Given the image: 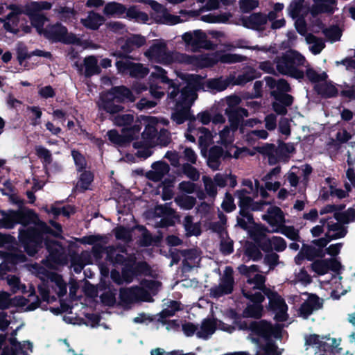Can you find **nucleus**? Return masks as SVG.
<instances>
[{
	"instance_id": "59",
	"label": "nucleus",
	"mask_w": 355,
	"mask_h": 355,
	"mask_svg": "<svg viewBox=\"0 0 355 355\" xmlns=\"http://www.w3.org/2000/svg\"><path fill=\"white\" fill-rule=\"evenodd\" d=\"M322 33L325 37L334 42L339 40L342 35L341 31L338 26L326 28L322 31Z\"/></svg>"
},
{
	"instance_id": "12",
	"label": "nucleus",
	"mask_w": 355,
	"mask_h": 355,
	"mask_svg": "<svg viewBox=\"0 0 355 355\" xmlns=\"http://www.w3.org/2000/svg\"><path fill=\"white\" fill-rule=\"evenodd\" d=\"M303 295H307L308 297L300 305L297 313L302 318L308 319L313 311L320 310L323 307V300L315 293L304 292Z\"/></svg>"
},
{
	"instance_id": "22",
	"label": "nucleus",
	"mask_w": 355,
	"mask_h": 355,
	"mask_svg": "<svg viewBox=\"0 0 355 355\" xmlns=\"http://www.w3.org/2000/svg\"><path fill=\"white\" fill-rule=\"evenodd\" d=\"M22 13L23 12L20 8L15 6H14L12 11L6 16V21L3 24V27L6 31L15 34L19 32V15Z\"/></svg>"
},
{
	"instance_id": "57",
	"label": "nucleus",
	"mask_w": 355,
	"mask_h": 355,
	"mask_svg": "<svg viewBox=\"0 0 355 355\" xmlns=\"http://www.w3.org/2000/svg\"><path fill=\"white\" fill-rule=\"evenodd\" d=\"M176 222L180 223V216H163L160 220L157 223V227L160 228H167L174 226Z\"/></svg>"
},
{
	"instance_id": "49",
	"label": "nucleus",
	"mask_w": 355,
	"mask_h": 355,
	"mask_svg": "<svg viewBox=\"0 0 355 355\" xmlns=\"http://www.w3.org/2000/svg\"><path fill=\"white\" fill-rule=\"evenodd\" d=\"M242 295L245 298L250 300L252 304L262 305L265 300L266 295L261 292H255L252 293L250 291L242 289Z\"/></svg>"
},
{
	"instance_id": "40",
	"label": "nucleus",
	"mask_w": 355,
	"mask_h": 355,
	"mask_svg": "<svg viewBox=\"0 0 355 355\" xmlns=\"http://www.w3.org/2000/svg\"><path fill=\"white\" fill-rule=\"evenodd\" d=\"M126 17L129 19H135L136 21H143L146 23L148 21V15L142 11L138 10L135 6H132L126 8Z\"/></svg>"
},
{
	"instance_id": "25",
	"label": "nucleus",
	"mask_w": 355,
	"mask_h": 355,
	"mask_svg": "<svg viewBox=\"0 0 355 355\" xmlns=\"http://www.w3.org/2000/svg\"><path fill=\"white\" fill-rule=\"evenodd\" d=\"M314 90L319 96L325 99L335 98L338 95V89L331 82L316 84L314 86Z\"/></svg>"
},
{
	"instance_id": "10",
	"label": "nucleus",
	"mask_w": 355,
	"mask_h": 355,
	"mask_svg": "<svg viewBox=\"0 0 355 355\" xmlns=\"http://www.w3.org/2000/svg\"><path fill=\"white\" fill-rule=\"evenodd\" d=\"M234 286L233 269L230 266H227L224 275L220 279L219 285L215 286L210 289L211 296L218 299L222 296L232 294L234 291Z\"/></svg>"
},
{
	"instance_id": "48",
	"label": "nucleus",
	"mask_w": 355,
	"mask_h": 355,
	"mask_svg": "<svg viewBox=\"0 0 355 355\" xmlns=\"http://www.w3.org/2000/svg\"><path fill=\"white\" fill-rule=\"evenodd\" d=\"M305 75L310 82L318 84H319L318 83L320 82L326 81L327 78H328L326 72L318 73L313 68L306 69Z\"/></svg>"
},
{
	"instance_id": "18",
	"label": "nucleus",
	"mask_w": 355,
	"mask_h": 355,
	"mask_svg": "<svg viewBox=\"0 0 355 355\" xmlns=\"http://www.w3.org/2000/svg\"><path fill=\"white\" fill-rule=\"evenodd\" d=\"M79 73H83L85 68L84 76L86 78H91L94 75H98L101 72V67L98 65V60L94 55H89L84 58L83 64L76 63Z\"/></svg>"
},
{
	"instance_id": "8",
	"label": "nucleus",
	"mask_w": 355,
	"mask_h": 355,
	"mask_svg": "<svg viewBox=\"0 0 355 355\" xmlns=\"http://www.w3.org/2000/svg\"><path fill=\"white\" fill-rule=\"evenodd\" d=\"M182 40L187 46H191L194 51L200 49H213V42L207 40V35L202 30H196L193 33L187 32L182 35Z\"/></svg>"
},
{
	"instance_id": "56",
	"label": "nucleus",
	"mask_w": 355,
	"mask_h": 355,
	"mask_svg": "<svg viewBox=\"0 0 355 355\" xmlns=\"http://www.w3.org/2000/svg\"><path fill=\"white\" fill-rule=\"evenodd\" d=\"M52 3L49 1H33L26 5V8L31 10V12L40 13L42 10H49L51 8Z\"/></svg>"
},
{
	"instance_id": "43",
	"label": "nucleus",
	"mask_w": 355,
	"mask_h": 355,
	"mask_svg": "<svg viewBox=\"0 0 355 355\" xmlns=\"http://www.w3.org/2000/svg\"><path fill=\"white\" fill-rule=\"evenodd\" d=\"M78 180L80 188L84 191L89 189V186L94 181V175L90 171L84 170L80 172Z\"/></svg>"
},
{
	"instance_id": "23",
	"label": "nucleus",
	"mask_w": 355,
	"mask_h": 355,
	"mask_svg": "<svg viewBox=\"0 0 355 355\" xmlns=\"http://www.w3.org/2000/svg\"><path fill=\"white\" fill-rule=\"evenodd\" d=\"M105 18L99 13L92 10L88 12L85 19H81V24L87 29L96 31L104 24Z\"/></svg>"
},
{
	"instance_id": "35",
	"label": "nucleus",
	"mask_w": 355,
	"mask_h": 355,
	"mask_svg": "<svg viewBox=\"0 0 355 355\" xmlns=\"http://www.w3.org/2000/svg\"><path fill=\"white\" fill-rule=\"evenodd\" d=\"M110 250H107L106 260L111 262L113 266H123L128 261L131 260L134 257H125L121 254H114L115 250L113 247H110Z\"/></svg>"
},
{
	"instance_id": "39",
	"label": "nucleus",
	"mask_w": 355,
	"mask_h": 355,
	"mask_svg": "<svg viewBox=\"0 0 355 355\" xmlns=\"http://www.w3.org/2000/svg\"><path fill=\"white\" fill-rule=\"evenodd\" d=\"M175 202L182 209L190 210L193 209L196 203V199L193 196L182 195L175 198Z\"/></svg>"
},
{
	"instance_id": "63",
	"label": "nucleus",
	"mask_w": 355,
	"mask_h": 355,
	"mask_svg": "<svg viewBox=\"0 0 355 355\" xmlns=\"http://www.w3.org/2000/svg\"><path fill=\"white\" fill-rule=\"evenodd\" d=\"M271 232V230H269L266 227L262 225L260 227L256 228L252 233L251 237L254 241V243L259 244L264 238L266 237L265 232Z\"/></svg>"
},
{
	"instance_id": "5",
	"label": "nucleus",
	"mask_w": 355,
	"mask_h": 355,
	"mask_svg": "<svg viewBox=\"0 0 355 355\" xmlns=\"http://www.w3.org/2000/svg\"><path fill=\"white\" fill-rule=\"evenodd\" d=\"M123 278L125 284L132 283L135 278L141 276H152V268L145 261H137L134 257L121 268Z\"/></svg>"
},
{
	"instance_id": "7",
	"label": "nucleus",
	"mask_w": 355,
	"mask_h": 355,
	"mask_svg": "<svg viewBox=\"0 0 355 355\" xmlns=\"http://www.w3.org/2000/svg\"><path fill=\"white\" fill-rule=\"evenodd\" d=\"M120 49H116L111 53V55L119 59H133L130 54L135 49L143 46L146 39L141 35H132L123 40Z\"/></svg>"
},
{
	"instance_id": "2",
	"label": "nucleus",
	"mask_w": 355,
	"mask_h": 355,
	"mask_svg": "<svg viewBox=\"0 0 355 355\" xmlns=\"http://www.w3.org/2000/svg\"><path fill=\"white\" fill-rule=\"evenodd\" d=\"M46 239L40 235L36 227L19 229V245L30 257H34L44 248Z\"/></svg>"
},
{
	"instance_id": "4",
	"label": "nucleus",
	"mask_w": 355,
	"mask_h": 355,
	"mask_svg": "<svg viewBox=\"0 0 355 355\" xmlns=\"http://www.w3.org/2000/svg\"><path fill=\"white\" fill-rule=\"evenodd\" d=\"M168 99L170 100L169 103L171 102L173 103L171 120L178 125H181L186 121H189V128H190V124L196 121V116L191 111V107L194 102L188 99L184 100L183 97L180 96H176L175 98Z\"/></svg>"
},
{
	"instance_id": "64",
	"label": "nucleus",
	"mask_w": 355,
	"mask_h": 355,
	"mask_svg": "<svg viewBox=\"0 0 355 355\" xmlns=\"http://www.w3.org/2000/svg\"><path fill=\"white\" fill-rule=\"evenodd\" d=\"M275 146L273 144H266L262 146L259 153L268 156V162L270 165H273L277 162V159L273 155Z\"/></svg>"
},
{
	"instance_id": "62",
	"label": "nucleus",
	"mask_w": 355,
	"mask_h": 355,
	"mask_svg": "<svg viewBox=\"0 0 355 355\" xmlns=\"http://www.w3.org/2000/svg\"><path fill=\"white\" fill-rule=\"evenodd\" d=\"M265 340L266 344L263 345L262 350L266 355H281L282 353L278 351V347L272 338Z\"/></svg>"
},
{
	"instance_id": "58",
	"label": "nucleus",
	"mask_w": 355,
	"mask_h": 355,
	"mask_svg": "<svg viewBox=\"0 0 355 355\" xmlns=\"http://www.w3.org/2000/svg\"><path fill=\"white\" fill-rule=\"evenodd\" d=\"M327 228L329 232H336L334 234L340 235L339 239L344 238L348 232L347 227L338 221L337 223H327Z\"/></svg>"
},
{
	"instance_id": "53",
	"label": "nucleus",
	"mask_w": 355,
	"mask_h": 355,
	"mask_svg": "<svg viewBox=\"0 0 355 355\" xmlns=\"http://www.w3.org/2000/svg\"><path fill=\"white\" fill-rule=\"evenodd\" d=\"M247 57L245 55L235 54V53H225L220 55L219 60L222 63H239L247 60Z\"/></svg>"
},
{
	"instance_id": "31",
	"label": "nucleus",
	"mask_w": 355,
	"mask_h": 355,
	"mask_svg": "<svg viewBox=\"0 0 355 355\" xmlns=\"http://www.w3.org/2000/svg\"><path fill=\"white\" fill-rule=\"evenodd\" d=\"M216 329V323L214 320L206 318L202 322L200 330L196 332L200 338L207 339L209 335L214 333Z\"/></svg>"
},
{
	"instance_id": "54",
	"label": "nucleus",
	"mask_w": 355,
	"mask_h": 355,
	"mask_svg": "<svg viewBox=\"0 0 355 355\" xmlns=\"http://www.w3.org/2000/svg\"><path fill=\"white\" fill-rule=\"evenodd\" d=\"M35 153L37 156L42 159L43 164L45 165L50 164L53 162V157L51 151L42 146L35 147Z\"/></svg>"
},
{
	"instance_id": "1",
	"label": "nucleus",
	"mask_w": 355,
	"mask_h": 355,
	"mask_svg": "<svg viewBox=\"0 0 355 355\" xmlns=\"http://www.w3.org/2000/svg\"><path fill=\"white\" fill-rule=\"evenodd\" d=\"M101 100L102 108L106 112L116 114L122 111L124 107L122 105L114 104V101L119 103H122L125 101L132 103L135 102V97L129 88L121 85L112 87L105 95L101 96Z\"/></svg>"
},
{
	"instance_id": "3",
	"label": "nucleus",
	"mask_w": 355,
	"mask_h": 355,
	"mask_svg": "<svg viewBox=\"0 0 355 355\" xmlns=\"http://www.w3.org/2000/svg\"><path fill=\"white\" fill-rule=\"evenodd\" d=\"M42 35L51 43L60 42L67 45L80 44V38L76 34L69 33L67 28L59 21L46 25Z\"/></svg>"
},
{
	"instance_id": "47",
	"label": "nucleus",
	"mask_w": 355,
	"mask_h": 355,
	"mask_svg": "<svg viewBox=\"0 0 355 355\" xmlns=\"http://www.w3.org/2000/svg\"><path fill=\"white\" fill-rule=\"evenodd\" d=\"M148 73L149 69L148 67H144L141 63L134 62L129 73V76L135 78H143L146 77Z\"/></svg>"
},
{
	"instance_id": "51",
	"label": "nucleus",
	"mask_w": 355,
	"mask_h": 355,
	"mask_svg": "<svg viewBox=\"0 0 355 355\" xmlns=\"http://www.w3.org/2000/svg\"><path fill=\"white\" fill-rule=\"evenodd\" d=\"M311 270L317 275L322 276L328 273L327 259H316L311 264Z\"/></svg>"
},
{
	"instance_id": "30",
	"label": "nucleus",
	"mask_w": 355,
	"mask_h": 355,
	"mask_svg": "<svg viewBox=\"0 0 355 355\" xmlns=\"http://www.w3.org/2000/svg\"><path fill=\"white\" fill-rule=\"evenodd\" d=\"M225 114L228 118L230 128L233 132L239 129L242 123V116L240 115L236 107H227Z\"/></svg>"
},
{
	"instance_id": "17",
	"label": "nucleus",
	"mask_w": 355,
	"mask_h": 355,
	"mask_svg": "<svg viewBox=\"0 0 355 355\" xmlns=\"http://www.w3.org/2000/svg\"><path fill=\"white\" fill-rule=\"evenodd\" d=\"M310 12L313 17L320 14L326 13L332 15L338 10L336 0H313Z\"/></svg>"
},
{
	"instance_id": "15",
	"label": "nucleus",
	"mask_w": 355,
	"mask_h": 355,
	"mask_svg": "<svg viewBox=\"0 0 355 355\" xmlns=\"http://www.w3.org/2000/svg\"><path fill=\"white\" fill-rule=\"evenodd\" d=\"M262 219L270 226L276 228H280L286 223L284 211L280 207L275 205H271L267 209L266 214L262 216Z\"/></svg>"
},
{
	"instance_id": "45",
	"label": "nucleus",
	"mask_w": 355,
	"mask_h": 355,
	"mask_svg": "<svg viewBox=\"0 0 355 355\" xmlns=\"http://www.w3.org/2000/svg\"><path fill=\"white\" fill-rule=\"evenodd\" d=\"M351 139L352 135L347 130L343 129V131H338L336 133V140L332 139L329 144L334 146L336 149H339L341 144L347 143Z\"/></svg>"
},
{
	"instance_id": "19",
	"label": "nucleus",
	"mask_w": 355,
	"mask_h": 355,
	"mask_svg": "<svg viewBox=\"0 0 355 355\" xmlns=\"http://www.w3.org/2000/svg\"><path fill=\"white\" fill-rule=\"evenodd\" d=\"M152 170L146 173V177L154 182H159L170 171L169 165L164 161H157L152 164Z\"/></svg>"
},
{
	"instance_id": "11",
	"label": "nucleus",
	"mask_w": 355,
	"mask_h": 355,
	"mask_svg": "<svg viewBox=\"0 0 355 355\" xmlns=\"http://www.w3.org/2000/svg\"><path fill=\"white\" fill-rule=\"evenodd\" d=\"M144 54L149 59L161 64H169L173 62V55L167 51V46L164 42L154 43Z\"/></svg>"
},
{
	"instance_id": "52",
	"label": "nucleus",
	"mask_w": 355,
	"mask_h": 355,
	"mask_svg": "<svg viewBox=\"0 0 355 355\" xmlns=\"http://www.w3.org/2000/svg\"><path fill=\"white\" fill-rule=\"evenodd\" d=\"M130 60V59H121L119 60H116L115 66L119 73L129 76L132 67L134 64V62H131Z\"/></svg>"
},
{
	"instance_id": "27",
	"label": "nucleus",
	"mask_w": 355,
	"mask_h": 355,
	"mask_svg": "<svg viewBox=\"0 0 355 355\" xmlns=\"http://www.w3.org/2000/svg\"><path fill=\"white\" fill-rule=\"evenodd\" d=\"M264 295L269 300L268 310L276 311L278 309L286 307L285 300L276 291L269 289Z\"/></svg>"
},
{
	"instance_id": "37",
	"label": "nucleus",
	"mask_w": 355,
	"mask_h": 355,
	"mask_svg": "<svg viewBox=\"0 0 355 355\" xmlns=\"http://www.w3.org/2000/svg\"><path fill=\"white\" fill-rule=\"evenodd\" d=\"M259 248L257 244L252 242H247L244 250V254L252 261H258L263 257V254Z\"/></svg>"
},
{
	"instance_id": "44",
	"label": "nucleus",
	"mask_w": 355,
	"mask_h": 355,
	"mask_svg": "<svg viewBox=\"0 0 355 355\" xmlns=\"http://www.w3.org/2000/svg\"><path fill=\"white\" fill-rule=\"evenodd\" d=\"M270 95L276 101L287 107L291 106L294 101L293 96L288 94V92H277L275 90H273L270 92Z\"/></svg>"
},
{
	"instance_id": "6",
	"label": "nucleus",
	"mask_w": 355,
	"mask_h": 355,
	"mask_svg": "<svg viewBox=\"0 0 355 355\" xmlns=\"http://www.w3.org/2000/svg\"><path fill=\"white\" fill-rule=\"evenodd\" d=\"M278 72L282 75L288 73L291 69L304 64V57L296 51H289L275 60Z\"/></svg>"
},
{
	"instance_id": "55",
	"label": "nucleus",
	"mask_w": 355,
	"mask_h": 355,
	"mask_svg": "<svg viewBox=\"0 0 355 355\" xmlns=\"http://www.w3.org/2000/svg\"><path fill=\"white\" fill-rule=\"evenodd\" d=\"M37 229L40 232L42 236L45 237L46 234L51 235L55 238H62L59 232L55 231L51 227H49L45 222L39 220L37 223Z\"/></svg>"
},
{
	"instance_id": "13",
	"label": "nucleus",
	"mask_w": 355,
	"mask_h": 355,
	"mask_svg": "<svg viewBox=\"0 0 355 355\" xmlns=\"http://www.w3.org/2000/svg\"><path fill=\"white\" fill-rule=\"evenodd\" d=\"M154 71L150 73V78L160 80L164 84H167L168 89L172 91L168 93V98H175L180 93V83H176L173 80L170 79L166 76V71L159 66H154Z\"/></svg>"
},
{
	"instance_id": "14",
	"label": "nucleus",
	"mask_w": 355,
	"mask_h": 355,
	"mask_svg": "<svg viewBox=\"0 0 355 355\" xmlns=\"http://www.w3.org/2000/svg\"><path fill=\"white\" fill-rule=\"evenodd\" d=\"M242 25L248 29L263 31L266 24V14L259 12H252L249 16H243L241 19Z\"/></svg>"
},
{
	"instance_id": "9",
	"label": "nucleus",
	"mask_w": 355,
	"mask_h": 355,
	"mask_svg": "<svg viewBox=\"0 0 355 355\" xmlns=\"http://www.w3.org/2000/svg\"><path fill=\"white\" fill-rule=\"evenodd\" d=\"M185 80L187 85L180 88L178 96L194 102L198 97L196 92L203 89V78L198 74H188Z\"/></svg>"
},
{
	"instance_id": "46",
	"label": "nucleus",
	"mask_w": 355,
	"mask_h": 355,
	"mask_svg": "<svg viewBox=\"0 0 355 355\" xmlns=\"http://www.w3.org/2000/svg\"><path fill=\"white\" fill-rule=\"evenodd\" d=\"M71 155L74 161L76 171L78 172L83 171L87 167V160L85 156L78 150L76 149L71 150Z\"/></svg>"
},
{
	"instance_id": "42",
	"label": "nucleus",
	"mask_w": 355,
	"mask_h": 355,
	"mask_svg": "<svg viewBox=\"0 0 355 355\" xmlns=\"http://www.w3.org/2000/svg\"><path fill=\"white\" fill-rule=\"evenodd\" d=\"M247 282L249 284H254L253 289L259 290L263 294L270 289L265 284L266 277L260 274H256L252 278L248 279Z\"/></svg>"
},
{
	"instance_id": "20",
	"label": "nucleus",
	"mask_w": 355,
	"mask_h": 355,
	"mask_svg": "<svg viewBox=\"0 0 355 355\" xmlns=\"http://www.w3.org/2000/svg\"><path fill=\"white\" fill-rule=\"evenodd\" d=\"M17 223L21 224V228H26L30 224H36L39 221L38 215L34 210L28 208H20L17 210Z\"/></svg>"
},
{
	"instance_id": "36",
	"label": "nucleus",
	"mask_w": 355,
	"mask_h": 355,
	"mask_svg": "<svg viewBox=\"0 0 355 355\" xmlns=\"http://www.w3.org/2000/svg\"><path fill=\"white\" fill-rule=\"evenodd\" d=\"M137 286L130 288H121L119 290V300L123 304H129L137 300Z\"/></svg>"
},
{
	"instance_id": "61",
	"label": "nucleus",
	"mask_w": 355,
	"mask_h": 355,
	"mask_svg": "<svg viewBox=\"0 0 355 355\" xmlns=\"http://www.w3.org/2000/svg\"><path fill=\"white\" fill-rule=\"evenodd\" d=\"M140 285L141 286V288H144L147 291L148 290L153 295H155L158 291L159 287L161 286V282L157 280L143 279L140 282Z\"/></svg>"
},
{
	"instance_id": "38",
	"label": "nucleus",
	"mask_w": 355,
	"mask_h": 355,
	"mask_svg": "<svg viewBox=\"0 0 355 355\" xmlns=\"http://www.w3.org/2000/svg\"><path fill=\"white\" fill-rule=\"evenodd\" d=\"M263 311V305L255 304H248L243 311V315L245 318H252L259 319L262 317Z\"/></svg>"
},
{
	"instance_id": "24",
	"label": "nucleus",
	"mask_w": 355,
	"mask_h": 355,
	"mask_svg": "<svg viewBox=\"0 0 355 355\" xmlns=\"http://www.w3.org/2000/svg\"><path fill=\"white\" fill-rule=\"evenodd\" d=\"M24 13L29 17L31 24L35 28L37 33L42 35L45 31L44 23L48 20L47 17L43 15L36 12H31L30 9L25 8Z\"/></svg>"
},
{
	"instance_id": "16",
	"label": "nucleus",
	"mask_w": 355,
	"mask_h": 355,
	"mask_svg": "<svg viewBox=\"0 0 355 355\" xmlns=\"http://www.w3.org/2000/svg\"><path fill=\"white\" fill-rule=\"evenodd\" d=\"M250 331L254 335L268 340L274 335L275 329L271 322L266 320L250 322Z\"/></svg>"
},
{
	"instance_id": "41",
	"label": "nucleus",
	"mask_w": 355,
	"mask_h": 355,
	"mask_svg": "<svg viewBox=\"0 0 355 355\" xmlns=\"http://www.w3.org/2000/svg\"><path fill=\"white\" fill-rule=\"evenodd\" d=\"M1 214L3 216L2 218L5 228L12 229L16 224H18L17 210L10 209L8 211L2 210L1 211Z\"/></svg>"
},
{
	"instance_id": "32",
	"label": "nucleus",
	"mask_w": 355,
	"mask_h": 355,
	"mask_svg": "<svg viewBox=\"0 0 355 355\" xmlns=\"http://www.w3.org/2000/svg\"><path fill=\"white\" fill-rule=\"evenodd\" d=\"M261 76V73L259 71L254 68H250L242 74L238 76L235 84L237 85H244L254 79L260 78Z\"/></svg>"
},
{
	"instance_id": "33",
	"label": "nucleus",
	"mask_w": 355,
	"mask_h": 355,
	"mask_svg": "<svg viewBox=\"0 0 355 355\" xmlns=\"http://www.w3.org/2000/svg\"><path fill=\"white\" fill-rule=\"evenodd\" d=\"M125 11L126 7L116 1L108 2L103 8V14L106 16L121 15Z\"/></svg>"
},
{
	"instance_id": "28",
	"label": "nucleus",
	"mask_w": 355,
	"mask_h": 355,
	"mask_svg": "<svg viewBox=\"0 0 355 355\" xmlns=\"http://www.w3.org/2000/svg\"><path fill=\"white\" fill-rule=\"evenodd\" d=\"M223 153L224 150L221 146H214L210 148L207 164L212 170H218L220 165V157L223 155Z\"/></svg>"
},
{
	"instance_id": "26",
	"label": "nucleus",
	"mask_w": 355,
	"mask_h": 355,
	"mask_svg": "<svg viewBox=\"0 0 355 355\" xmlns=\"http://www.w3.org/2000/svg\"><path fill=\"white\" fill-rule=\"evenodd\" d=\"M54 12L58 19L65 24L73 23L76 19L77 11L73 8L59 6Z\"/></svg>"
},
{
	"instance_id": "21",
	"label": "nucleus",
	"mask_w": 355,
	"mask_h": 355,
	"mask_svg": "<svg viewBox=\"0 0 355 355\" xmlns=\"http://www.w3.org/2000/svg\"><path fill=\"white\" fill-rule=\"evenodd\" d=\"M44 247L49 252V258L53 263H58L60 261L62 253L60 249L62 248L60 242L50 239L46 236Z\"/></svg>"
},
{
	"instance_id": "60",
	"label": "nucleus",
	"mask_w": 355,
	"mask_h": 355,
	"mask_svg": "<svg viewBox=\"0 0 355 355\" xmlns=\"http://www.w3.org/2000/svg\"><path fill=\"white\" fill-rule=\"evenodd\" d=\"M182 172L187 178L193 182L199 180V171L196 168L189 163H185L182 165Z\"/></svg>"
},
{
	"instance_id": "50",
	"label": "nucleus",
	"mask_w": 355,
	"mask_h": 355,
	"mask_svg": "<svg viewBox=\"0 0 355 355\" xmlns=\"http://www.w3.org/2000/svg\"><path fill=\"white\" fill-rule=\"evenodd\" d=\"M206 86L210 89H215L218 92H222L228 87L227 81L219 78H211L207 80Z\"/></svg>"
},
{
	"instance_id": "29",
	"label": "nucleus",
	"mask_w": 355,
	"mask_h": 355,
	"mask_svg": "<svg viewBox=\"0 0 355 355\" xmlns=\"http://www.w3.org/2000/svg\"><path fill=\"white\" fill-rule=\"evenodd\" d=\"M108 139L120 147H126L132 142L133 137L130 135H120L116 130H109L107 133Z\"/></svg>"
},
{
	"instance_id": "34",
	"label": "nucleus",
	"mask_w": 355,
	"mask_h": 355,
	"mask_svg": "<svg viewBox=\"0 0 355 355\" xmlns=\"http://www.w3.org/2000/svg\"><path fill=\"white\" fill-rule=\"evenodd\" d=\"M271 232L281 233L286 236L291 241H300L301 237L300 236L299 230L295 229L294 226H287L283 225L280 228H275L271 230Z\"/></svg>"
}]
</instances>
